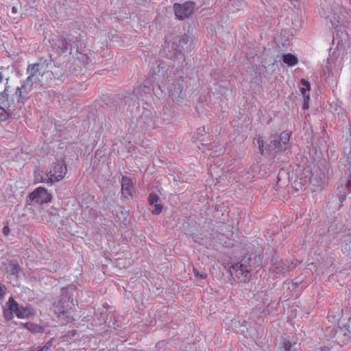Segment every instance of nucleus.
<instances>
[{
    "label": "nucleus",
    "mask_w": 351,
    "mask_h": 351,
    "mask_svg": "<svg viewBox=\"0 0 351 351\" xmlns=\"http://www.w3.org/2000/svg\"><path fill=\"white\" fill-rule=\"evenodd\" d=\"M28 99L26 85L17 87L12 93L10 86L5 84L0 93V120H6L17 108H21Z\"/></svg>",
    "instance_id": "nucleus-1"
},
{
    "label": "nucleus",
    "mask_w": 351,
    "mask_h": 351,
    "mask_svg": "<svg viewBox=\"0 0 351 351\" xmlns=\"http://www.w3.org/2000/svg\"><path fill=\"white\" fill-rule=\"evenodd\" d=\"M291 133L288 131L282 132L280 135L271 136L270 143L272 145H265L263 138L261 136L257 138L259 153L264 155L265 153L274 152V156L280 152H285L291 148L290 138Z\"/></svg>",
    "instance_id": "nucleus-2"
},
{
    "label": "nucleus",
    "mask_w": 351,
    "mask_h": 351,
    "mask_svg": "<svg viewBox=\"0 0 351 351\" xmlns=\"http://www.w3.org/2000/svg\"><path fill=\"white\" fill-rule=\"evenodd\" d=\"M67 173V167L63 159L57 160L49 171L40 170L34 172L35 183H53L62 180Z\"/></svg>",
    "instance_id": "nucleus-3"
},
{
    "label": "nucleus",
    "mask_w": 351,
    "mask_h": 351,
    "mask_svg": "<svg viewBox=\"0 0 351 351\" xmlns=\"http://www.w3.org/2000/svg\"><path fill=\"white\" fill-rule=\"evenodd\" d=\"M8 308L3 310V317L6 320H11L14 317L13 313L19 318L23 319L34 315V311L28 306H19L13 298H10L7 302Z\"/></svg>",
    "instance_id": "nucleus-4"
},
{
    "label": "nucleus",
    "mask_w": 351,
    "mask_h": 351,
    "mask_svg": "<svg viewBox=\"0 0 351 351\" xmlns=\"http://www.w3.org/2000/svg\"><path fill=\"white\" fill-rule=\"evenodd\" d=\"M48 69L47 60L41 58L37 63L28 65L27 73L28 77L23 85H26V90L29 92L28 86L29 83H37L40 82V77L43 76Z\"/></svg>",
    "instance_id": "nucleus-5"
},
{
    "label": "nucleus",
    "mask_w": 351,
    "mask_h": 351,
    "mask_svg": "<svg viewBox=\"0 0 351 351\" xmlns=\"http://www.w3.org/2000/svg\"><path fill=\"white\" fill-rule=\"evenodd\" d=\"M251 264L245 258L241 262L234 264L230 269L232 277L235 281L241 283H246L250 280Z\"/></svg>",
    "instance_id": "nucleus-6"
},
{
    "label": "nucleus",
    "mask_w": 351,
    "mask_h": 351,
    "mask_svg": "<svg viewBox=\"0 0 351 351\" xmlns=\"http://www.w3.org/2000/svg\"><path fill=\"white\" fill-rule=\"evenodd\" d=\"M62 295L64 293V289H62ZM55 307L54 312L58 317H62L69 309H71L74 306L73 299L70 296L62 295V298L53 304Z\"/></svg>",
    "instance_id": "nucleus-7"
},
{
    "label": "nucleus",
    "mask_w": 351,
    "mask_h": 351,
    "mask_svg": "<svg viewBox=\"0 0 351 351\" xmlns=\"http://www.w3.org/2000/svg\"><path fill=\"white\" fill-rule=\"evenodd\" d=\"M29 199L38 204H44L52 200V195L48 190L43 186H39L29 195Z\"/></svg>",
    "instance_id": "nucleus-8"
},
{
    "label": "nucleus",
    "mask_w": 351,
    "mask_h": 351,
    "mask_svg": "<svg viewBox=\"0 0 351 351\" xmlns=\"http://www.w3.org/2000/svg\"><path fill=\"white\" fill-rule=\"evenodd\" d=\"M195 3L191 1L186 2L184 4L175 3L173 9L177 19L184 20L193 12Z\"/></svg>",
    "instance_id": "nucleus-9"
},
{
    "label": "nucleus",
    "mask_w": 351,
    "mask_h": 351,
    "mask_svg": "<svg viewBox=\"0 0 351 351\" xmlns=\"http://www.w3.org/2000/svg\"><path fill=\"white\" fill-rule=\"evenodd\" d=\"M134 191V184L131 179L123 176L121 180V193L124 197H132Z\"/></svg>",
    "instance_id": "nucleus-10"
},
{
    "label": "nucleus",
    "mask_w": 351,
    "mask_h": 351,
    "mask_svg": "<svg viewBox=\"0 0 351 351\" xmlns=\"http://www.w3.org/2000/svg\"><path fill=\"white\" fill-rule=\"evenodd\" d=\"M300 83L302 87L300 88V92L304 97V101L302 106L304 110H307L309 108L310 95H306V91H309L311 88L310 83L305 79H302Z\"/></svg>",
    "instance_id": "nucleus-11"
},
{
    "label": "nucleus",
    "mask_w": 351,
    "mask_h": 351,
    "mask_svg": "<svg viewBox=\"0 0 351 351\" xmlns=\"http://www.w3.org/2000/svg\"><path fill=\"white\" fill-rule=\"evenodd\" d=\"M203 244L204 243H201L198 250V258L202 262L209 260L210 256H212L208 252V247L204 246Z\"/></svg>",
    "instance_id": "nucleus-12"
},
{
    "label": "nucleus",
    "mask_w": 351,
    "mask_h": 351,
    "mask_svg": "<svg viewBox=\"0 0 351 351\" xmlns=\"http://www.w3.org/2000/svg\"><path fill=\"white\" fill-rule=\"evenodd\" d=\"M24 327L31 331L32 332L38 333L40 332L43 333L45 332V328L43 326H40L38 324H34V323H25L24 324Z\"/></svg>",
    "instance_id": "nucleus-13"
},
{
    "label": "nucleus",
    "mask_w": 351,
    "mask_h": 351,
    "mask_svg": "<svg viewBox=\"0 0 351 351\" xmlns=\"http://www.w3.org/2000/svg\"><path fill=\"white\" fill-rule=\"evenodd\" d=\"M283 62L289 66H294L298 62V58L291 53L285 54L282 56Z\"/></svg>",
    "instance_id": "nucleus-14"
},
{
    "label": "nucleus",
    "mask_w": 351,
    "mask_h": 351,
    "mask_svg": "<svg viewBox=\"0 0 351 351\" xmlns=\"http://www.w3.org/2000/svg\"><path fill=\"white\" fill-rule=\"evenodd\" d=\"M10 69V66L7 67L1 66L0 67V84H1L5 80L6 82L5 84L8 85V82L10 80V75L8 74L7 71Z\"/></svg>",
    "instance_id": "nucleus-15"
},
{
    "label": "nucleus",
    "mask_w": 351,
    "mask_h": 351,
    "mask_svg": "<svg viewBox=\"0 0 351 351\" xmlns=\"http://www.w3.org/2000/svg\"><path fill=\"white\" fill-rule=\"evenodd\" d=\"M327 18L330 19L332 27H337L339 25V24H340L339 16L338 15H337L336 14H335V13L332 14V16L328 15Z\"/></svg>",
    "instance_id": "nucleus-16"
},
{
    "label": "nucleus",
    "mask_w": 351,
    "mask_h": 351,
    "mask_svg": "<svg viewBox=\"0 0 351 351\" xmlns=\"http://www.w3.org/2000/svg\"><path fill=\"white\" fill-rule=\"evenodd\" d=\"M193 273L195 278L199 280H205L207 278V274L205 271H199L197 268L193 267Z\"/></svg>",
    "instance_id": "nucleus-17"
},
{
    "label": "nucleus",
    "mask_w": 351,
    "mask_h": 351,
    "mask_svg": "<svg viewBox=\"0 0 351 351\" xmlns=\"http://www.w3.org/2000/svg\"><path fill=\"white\" fill-rule=\"evenodd\" d=\"M56 45L59 49L64 51L67 48V42L64 38H58Z\"/></svg>",
    "instance_id": "nucleus-18"
},
{
    "label": "nucleus",
    "mask_w": 351,
    "mask_h": 351,
    "mask_svg": "<svg viewBox=\"0 0 351 351\" xmlns=\"http://www.w3.org/2000/svg\"><path fill=\"white\" fill-rule=\"evenodd\" d=\"M158 200V197L157 195H156L154 193L149 194V197H148V202L150 205H153L155 203H157Z\"/></svg>",
    "instance_id": "nucleus-19"
},
{
    "label": "nucleus",
    "mask_w": 351,
    "mask_h": 351,
    "mask_svg": "<svg viewBox=\"0 0 351 351\" xmlns=\"http://www.w3.org/2000/svg\"><path fill=\"white\" fill-rule=\"evenodd\" d=\"M163 209V206L162 204H156L154 205V209L152 210V213L154 215H159Z\"/></svg>",
    "instance_id": "nucleus-20"
},
{
    "label": "nucleus",
    "mask_w": 351,
    "mask_h": 351,
    "mask_svg": "<svg viewBox=\"0 0 351 351\" xmlns=\"http://www.w3.org/2000/svg\"><path fill=\"white\" fill-rule=\"evenodd\" d=\"M12 271L13 274L18 276L19 272L21 271L20 266L18 264L12 265Z\"/></svg>",
    "instance_id": "nucleus-21"
},
{
    "label": "nucleus",
    "mask_w": 351,
    "mask_h": 351,
    "mask_svg": "<svg viewBox=\"0 0 351 351\" xmlns=\"http://www.w3.org/2000/svg\"><path fill=\"white\" fill-rule=\"evenodd\" d=\"M213 147V145H205L204 143H201L200 145L198 146L199 149H202L203 152H206V149H211Z\"/></svg>",
    "instance_id": "nucleus-22"
},
{
    "label": "nucleus",
    "mask_w": 351,
    "mask_h": 351,
    "mask_svg": "<svg viewBox=\"0 0 351 351\" xmlns=\"http://www.w3.org/2000/svg\"><path fill=\"white\" fill-rule=\"evenodd\" d=\"M10 229L8 227V226H4L3 228V234L5 236H8L10 234Z\"/></svg>",
    "instance_id": "nucleus-23"
},
{
    "label": "nucleus",
    "mask_w": 351,
    "mask_h": 351,
    "mask_svg": "<svg viewBox=\"0 0 351 351\" xmlns=\"http://www.w3.org/2000/svg\"><path fill=\"white\" fill-rule=\"evenodd\" d=\"M5 287L4 285H0V298H3L5 293Z\"/></svg>",
    "instance_id": "nucleus-24"
},
{
    "label": "nucleus",
    "mask_w": 351,
    "mask_h": 351,
    "mask_svg": "<svg viewBox=\"0 0 351 351\" xmlns=\"http://www.w3.org/2000/svg\"><path fill=\"white\" fill-rule=\"evenodd\" d=\"M12 12L13 14H16L17 13V8L16 7L13 6L12 8Z\"/></svg>",
    "instance_id": "nucleus-25"
},
{
    "label": "nucleus",
    "mask_w": 351,
    "mask_h": 351,
    "mask_svg": "<svg viewBox=\"0 0 351 351\" xmlns=\"http://www.w3.org/2000/svg\"><path fill=\"white\" fill-rule=\"evenodd\" d=\"M346 187L351 189V180L348 181V182L346 183Z\"/></svg>",
    "instance_id": "nucleus-26"
},
{
    "label": "nucleus",
    "mask_w": 351,
    "mask_h": 351,
    "mask_svg": "<svg viewBox=\"0 0 351 351\" xmlns=\"http://www.w3.org/2000/svg\"><path fill=\"white\" fill-rule=\"evenodd\" d=\"M42 221L43 222H47V223L49 221V220H48L47 218L45 219L43 217H42Z\"/></svg>",
    "instance_id": "nucleus-27"
},
{
    "label": "nucleus",
    "mask_w": 351,
    "mask_h": 351,
    "mask_svg": "<svg viewBox=\"0 0 351 351\" xmlns=\"http://www.w3.org/2000/svg\"><path fill=\"white\" fill-rule=\"evenodd\" d=\"M187 41H188V38L182 39V40L180 41V44H181L182 43H187Z\"/></svg>",
    "instance_id": "nucleus-28"
},
{
    "label": "nucleus",
    "mask_w": 351,
    "mask_h": 351,
    "mask_svg": "<svg viewBox=\"0 0 351 351\" xmlns=\"http://www.w3.org/2000/svg\"><path fill=\"white\" fill-rule=\"evenodd\" d=\"M349 322H350V324H351V319H349ZM348 327H349L348 332L351 333V326H349Z\"/></svg>",
    "instance_id": "nucleus-29"
},
{
    "label": "nucleus",
    "mask_w": 351,
    "mask_h": 351,
    "mask_svg": "<svg viewBox=\"0 0 351 351\" xmlns=\"http://www.w3.org/2000/svg\"><path fill=\"white\" fill-rule=\"evenodd\" d=\"M328 330H330L331 332H332L334 331V328H328Z\"/></svg>",
    "instance_id": "nucleus-30"
},
{
    "label": "nucleus",
    "mask_w": 351,
    "mask_h": 351,
    "mask_svg": "<svg viewBox=\"0 0 351 351\" xmlns=\"http://www.w3.org/2000/svg\"><path fill=\"white\" fill-rule=\"evenodd\" d=\"M62 317H63V316ZM64 317H65V318L69 319V317L66 316V313L64 315ZM67 322H69V319H67Z\"/></svg>",
    "instance_id": "nucleus-31"
},
{
    "label": "nucleus",
    "mask_w": 351,
    "mask_h": 351,
    "mask_svg": "<svg viewBox=\"0 0 351 351\" xmlns=\"http://www.w3.org/2000/svg\"><path fill=\"white\" fill-rule=\"evenodd\" d=\"M322 351H329L328 348H324V349H322Z\"/></svg>",
    "instance_id": "nucleus-32"
},
{
    "label": "nucleus",
    "mask_w": 351,
    "mask_h": 351,
    "mask_svg": "<svg viewBox=\"0 0 351 351\" xmlns=\"http://www.w3.org/2000/svg\"><path fill=\"white\" fill-rule=\"evenodd\" d=\"M335 337V335H331V337Z\"/></svg>",
    "instance_id": "nucleus-33"
}]
</instances>
